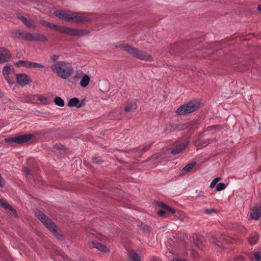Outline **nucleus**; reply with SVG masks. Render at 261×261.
<instances>
[{
	"mask_svg": "<svg viewBox=\"0 0 261 261\" xmlns=\"http://www.w3.org/2000/svg\"><path fill=\"white\" fill-rule=\"evenodd\" d=\"M51 70L59 77L67 79L73 73V68L71 64L64 61H58L51 66Z\"/></svg>",
	"mask_w": 261,
	"mask_h": 261,
	"instance_id": "nucleus-1",
	"label": "nucleus"
},
{
	"mask_svg": "<svg viewBox=\"0 0 261 261\" xmlns=\"http://www.w3.org/2000/svg\"><path fill=\"white\" fill-rule=\"evenodd\" d=\"M116 47H118L116 46ZM119 47L127 51L130 56L141 60L151 62L153 60V57L145 51L139 50L138 48L133 47L128 44H121Z\"/></svg>",
	"mask_w": 261,
	"mask_h": 261,
	"instance_id": "nucleus-2",
	"label": "nucleus"
},
{
	"mask_svg": "<svg viewBox=\"0 0 261 261\" xmlns=\"http://www.w3.org/2000/svg\"><path fill=\"white\" fill-rule=\"evenodd\" d=\"M36 217L59 240L62 239V236L58 230L57 227L50 219L40 211H37L35 213Z\"/></svg>",
	"mask_w": 261,
	"mask_h": 261,
	"instance_id": "nucleus-3",
	"label": "nucleus"
},
{
	"mask_svg": "<svg viewBox=\"0 0 261 261\" xmlns=\"http://www.w3.org/2000/svg\"><path fill=\"white\" fill-rule=\"evenodd\" d=\"M158 205L162 209L158 212V214L162 217H169L171 214H175L176 217H178L180 215L179 211H176V210L168 205L165 204L162 202H159Z\"/></svg>",
	"mask_w": 261,
	"mask_h": 261,
	"instance_id": "nucleus-4",
	"label": "nucleus"
},
{
	"mask_svg": "<svg viewBox=\"0 0 261 261\" xmlns=\"http://www.w3.org/2000/svg\"><path fill=\"white\" fill-rule=\"evenodd\" d=\"M198 103L195 101H190L187 104L183 105L179 107L176 111V113L178 115H182L191 113L197 110L198 109Z\"/></svg>",
	"mask_w": 261,
	"mask_h": 261,
	"instance_id": "nucleus-5",
	"label": "nucleus"
},
{
	"mask_svg": "<svg viewBox=\"0 0 261 261\" xmlns=\"http://www.w3.org/2000/svg\"><path fill=\"white\" fill-rule=\"evenodd\" d=\"M35 138L33 134H23L15 137L8 138L5 139L6 142H15L17 144H23Z\"/></svg>",
	"mask_w": 261,
	"mask_h": 261,
	"instance_id": "nucleus-6",
	"label": "nucleus"
},
{
	"mask_svg": "<svg viewBox=\"0 0 261 261\" xmlns=\"http://www.w3.org/2000/svg\"><path fill=\"white\" fill-rule=\"evenodd\" d=\"M3 73L9 84L12 85L14 83L15 73L13 68L9 66H5L3 70Z\"/></svg>",
	"mask_w": 261,
	"mask_h": 261,
	"instance_id": "nucleus-7",
	"label": "nucleus"
},
{
	"mask_svg": "<svg viewBox=\"0 0 261 261\" xmlns=\"http://www.w3.org/2000/svg\"><path fill=\"white\" fill-rule=\"evenodd\" d=\"M91 20L88 15L79 14L75 12H71L70 16V21L76 22H89Z\"/></svg>",
	"mask_w": 261,
	"mask_h": 261,
	"instance_id": "nucleus-8",
	"label": "nucleus"
},
{
	"mask_svg": "<svg viewBox=\"0 0 261 261\" xmlns=\"http://www.w3.org/2000/svg\"><path fill=\"white\" fill-rule=\"evenodd\" d=\"M41 24H42V25H43L44 27H46L48 28L54 29L58 32H60V33H64V34L66 33L67 27L61 26V25H58L55 24L53 23H51V22H48L46 21H42Z\"/></svg>",
	"mask_w": 261,
	"mask_h": 261,
	"instance_id": "nucleus-9",
	"label": "nucleus"
},
{
	"mask_svg": "<svg viewBox=\"0 0 261 261\" xmlns=\"http://www.w3.org/2000/svg\"><path fill=\"white\" fill-rule=\"evenodd\" d=\"M54 15L60 19L70 21L71 12L63 10H57L54 11Z\"/></svg>",
	"mask_w": 261,
	"mask_h": 261,
	"instance_id": "nucleus-10",
	"label": "nucleus"
},
{
	"mask_svg": "<svg viewBox=\"0 0 261 261\" xmlns=\"http://www.w3.org/2000/svg\"><path fill=\"white\" fill-rule=\"evenodd\" d=\"M89 33V31L86 29H74L67 27L66 34L75 36H81Z\"/></svg>",
	"mask_w": 261,
	"mask_h": 261,
	"instance_id": "nucleus-11",
	"label": "nucleus"
},
{
	"mask_svg": "<svg viewBox=\"0 0 261 261\" xmlns=\"http://www.w3.org/2000/svg\"><path fill=\"white\" fill-rule=\"evenodd\" d=\"M15 76L17 83L22 87L31 82L29 77L25 74H16Z\"/></svg>",
	"mask_w": 261,
	"mask_h": 261,
	"instance_id": "nucleus-12",
	"label": "nucleus"
},
{
	"mask_svg": "<svg viewBox=\"0 0 261 261\" xmlns=\"http://www.w3.org/2000/svg\"><path fill=\"white\" fill-rule=\"evenodd\" d=\"M193 242L195 245L199 249L204 247V238L201 234H194L193 236Z\"/></svg>",
	"mask_w": 261,
	"mask_h": 261,
	"instance_id": "nucleus-13",
	"label": "nucleus"
},
{
	"mask_svg": "<svg viewBox=\"0 0 261 261\" xmlns=\"http://www.w3.org/2000/svg\"><path fill=\"white\" fill-rule=\"evenodd\" d=\"M11 58L9 51L5 48H0V63L8 61Z\"/></svg>",
	"mask_w": 261,
	"mask_h": 261,
	"instance_id": "nucleus-14",
	"label": "nucleus"
},
{
	"mask_svg": "<svg viewBox=\"0 0 261 261\" xmlns=\"http://www.w3.org/2000/svg\"><path fill=\"white\" fill-rule=\"evenodd\" d=\"M90 248H96L99 251L103 252H108L109 249L104 245L93 241L89 244Z\"/></svg>",
	"mask_w": 261,
	"mask_h": 261,
	"instance_id": "nucleus-15",
	"label": "nucleus"
},
{
	"mask_svg": "<svg viewBox=\"0 0 261 261\" xmlns=\"http://www.w3.org/2000/svg\"><path fill=\"white\" fill-rule=\"evenodd\" d=\"M189 141L188 140L185 141L184 142L181 144L176 146L174 148H173L171 153L173 155H176L179 154L188 145Z\"/></svg>",
	"mask_w": 261,
	"mask_h": 261,
	"instance_id": "nucleus-16",
	"label": "nucleus"
},
{
	"mask_svg": "<svg viewBox=\"0 0 261 261\" xmlns=\"http://www.w3.org/2000/svg\"><path fill=\"white\" fill-rule=\"evenodd\" d=\"M261 217V206H254L251 210L250 217L252 219L257 220Z\"/></svg>",
	"mask_w": 261,
	"mask_h": 261,
	"instance_id": "nucleus-17",
	"label": "nucleus"
},
{
	"mask_svg": "<svg viewBox=\"0 0 261 261\" xmlns=\"http://www.w3.org/2000/svg\"><path fill=\"white\" fill-rule=\"evenodd\" d=\"M68 106L70 107H75L76 108H81L83 106L82 102H80L77 98L74 97L71 98L68 103Z\"/></svg>",
	"mask_w": 261,
	"mask_h": 261,
	"instance_id": "nucleus-18",
	"label": "nucleus"
},
{
	"mask_svg": "<svg viewBox=\"0 0 261 261\" xmlns=\"http://www.w3.org/2000/svg\"><path fill=\"white\" fill-rule=\"evenodd\" d=\"M47 41V38L44 35L39 33L33 34V41L44 42Z\"/></svg>",
	"mask_w": 261,
	"mask_h": 261,
	"instance_id": "nucleus-19",
	"label": "nucleus"
},
{
	"mask_svg": "<svg viewBox=\"0 0 261 261\" xmlns=\"http://www.w3.org/2000/svg\"><path fill=\"white\" fill-rule=\"evenodd\" d=\"M18 18L20 20H21L23 22V23L28 27L33 28H35L33 22L31 20L28 19V18L22 15L18 16Z\"/></svg>",
	"mask_w": 261,
	"mask_h": 261,
	"instance_id": "nucleus-20",
	"label": "nucleus"
},
{
	"mask_svg": "<svg viewBox=\"0 0 261 261\" xmlns=\"http://www.w3.org/2000/svg\"><path fill=\"white\" fill-rule=\"evenodd\" d=\"M128 255L129 261H140V256L133 250L129 251Z\"/></svg>",
	"mask_w": 261,
	"mask_h": 261,
	"instance_id": "nucleus-21",
	"label": "nucleus"
},
{
	"mask_svg": "<svg viewBox=\"0 0 261 261\" xmlns=\"http://www.w3.org/2000/svg\"><path fill=\"white\" fill-rule=\"evenodd\" d=\"M195 163H192L187 165L185 167L182 168L180 172V175H184L187 172H189L195 166Z\"/></svg>",
	"mask_w": 261,
	"mask_h": 261,
	"instance_id": "nucleus-22",
	"label": "nucleus"
},
{
	"mask_svg": "<svg viewBox=\"0 0 261 261\" xmlns=\"http://www.w3.org/2000/svg\"><path fill=\"white\" fill-rule=\"evenodd\" d=\"M259 238V235L256 232H253L249 238L248 241L250 244L254 245L256 244Z\"/></svg>",
	"mask_w": 261,
	"mask_h": 261,
	"instance_id": "nucleus-23",
	"label": "nucleus"
},
{
	"mask_svg": "<svg viewBox=\"0 0 261 261\" xmlns=\"http://www.w3.org/2000/svg\"><path fill=\"white\" fill-rule=\"evenodd\" d=\"M137 108V104L135 102L128 103L125 108L126 112H132L134 111Z\"/></svg>",
	"mask_w": 261,
	"mask_h": 261,
	"instance_id": "nucleus-24",
	"label": "nucleus"
},
{
	"mask_svg": "<svg viewBox=\"0 0 261 261\" xmlns=\"http://www.w3.org/2000/svg\"><path fill=\"white\" fill-rule=\"evenodd\" d=\"M90 82V77L87 75H84L81 82H80V85L82 87H86L88 86Z\"/></svg>",
	"mask_w": 261,
	"mask_h": 261,
	"instance_id": "nucleus-25",
	"label": "nucleus"
},
{
	"mask_svg": "<svg viewBox=\"0 0 261 261\" xmlns=\"http://www.w3.org/2000/svg\"><path fill=\"white\" fill-rule=\"evenodd\" d=\"M220 237L219 238V240H217L216 241H213V242L215 244H216V245L219 246L218 243H220L221 244L224 243V242H225V243H228L229 241H228V238L226 236H225V235H223V234H220Z\"/></svg>",
	"mask_w": 261,
	"mask_h": 261,
	"instance_id": "nucleus-26",
	"label": "nucleus"
},
{
	"mask_svg": "<svg viewBox=\"0 0 261 261\" xmlns=\"http://www.w3.org/2000/svg\"><path fill=\"white\" fill-rule=\"evenodd\" d=\"M150 147V145H147L145 146H140L138 148L135 149L136 152H138L139 154H142L143 152L148 150Z\"/></svg>",
	"mask_w": 261,
	"mask_h": 261,
	"instance_id": "nucleus-27",
	"label": "nucleus"
},
{
	"mask_svg": "<svg viewBox=\"0 0 261 261\" xmlns=\"http://www.w3.org/2000/svg\"><path fill=\"white\" fill-rule=\"evenodd\" d=\"M249 257L251 260L254 259L256 261L261 260V256L258 252H254L252 253H251Z\"/></svg>",
	"mask_w": 261,
	"mask_h": 261,
	"instance_id": "nucleus-28",
	"label": "nucleus"
},
{
	"mask_svg": "<svg viewBox=\"0 0 261 261\" xmlns=\"http://www.w3.org/2000/svg\"><path fill=\"white\" fill-rule=\"evenodd\" d=\"M21 39L29 41H33V34L23 32Z\"/></svg>",
	"mask_w": 261,
	"mask_h": 261,
	"instance_id": "nucleus-29",
	"label": "nucleus"
},
{
	"mask_svg": "<svg viewBox=\"0 0 261 261\" xmlns=\"http://www.w3.org/2000/svg\"><path fill=\"white\" fill-rule=\"evenodd\" d=\"M0 205H1L4 208L10 210L12 211L13 210V207L9 204L7 202H6L5 201L1 199H0Z\"/></svg>",
	"mask_w": 261,
	"mask_h": 261,
	"instance_id": "nucleus-30",
	"label": "nucleus"
},
{
	"mask_svg": "<svg viewBox=\"0 0 261 261\" xmlns=\"http://www.w3.org/2000/svg\"><path fill=\"white\" fill-rule=\"evenodd\" d=\"M54 102L58 106L63 107L64 106V100L60 97H56L54 99Z\"/></svg>",
	"mask_w": 261,
	"mask_h": 261,
	"instance_id": "nucleus-31",
	"label": "nucleus"
},
{
	"mask_svg": "<svg viewBox=\"0 0 261 261\" xmlns=\"http://www.w3.org/2000/svg\"><path fill=\"white\" fill-rule=\"evenodd\" d=\"M226 185L222 182L219 183L216 186V190L217 191H220L224 190L226 188Z\"/></svg>",
	"mask_w": 261,
	"mask_h": 261,
	"instance_id": "nucleus-32",
	"label": "nucleus"
},
{
	"mask_svg": "<svg viewBox=\"0 0 261 261\" xmlns=\"http://www.w3.org/2000/svg\"><path fill=\"white\" fill-rule=\"evenodd\" d=\"M221 180L220 177H216L215 179L213 180V181L211 182L210 188H213L215 187V186L216 185V184Z\"/></svg>",
	"mask_w": 261,
	"mask_h": 261,
	"instance_id": "nucleus-33",
	"label": "nucleus"
},
{
	"mask_svg": "<svg viewBox=\"0 0 261 261\" xmlns=\"http://www.w3.org/2000/svg\"><path fill=\"white\" fill-rule=\"evenodd\" d=\"M23 32L20 30H16L14 32V36L15 38L21 39L23 35Z\"/></svg>",
	"mask_w": 261,
	"mask_h": 261,
	"instance_id": "nucleus-34",
	"label": "nucleus"
},
{
	"mask_svg": "<svg viewBox=\"0 0 261 261\" xmlns=\"http://www.w3.org/2000/svg\"><path fill=\"white\" fill-rule=\"evenodd\" d=\"M32 67L37 68H43L44 67V66L42 64L37 63L33 62Z\"/></svg>",
	"mask_w": 261,
	"mask_h": 261,
	"instance_id": "nucleus-35",
	"label": "nucleus"
},
{
	"mask_svg": "<svg viewBox=\"0 0 261 261\" xmlns=\"http://www.w3.org/2000/svg\"><path fill=\"white\" fill-rule=\"evenodd\" d=\"M25 61H18L16 63V65L17 67H24Z\"/></svg>",
	"mask_w": 261,
	"mask_h": 261,
	"instance_id": "nucleus-36",
	"label": "nucleus"
},
{
	"mask_svg": "<svg viewBox=\"0 0 261 261\" xmlns=\"http://www.w3.org/2000/svg\"><path fill=\"white\" fill-rule=\"evenodd\" d=\"M216 211L213 208L211 209H206L204 211L205 213L208 215L212 214V213L215 212Z\"/></svg>",
	"mask_w": 261,
	"mask_h": 261,
	"instance_id": "nucleus-37",
	"label": "nucleus"
},
{
	"mask_svg": "<svg viewBox=\"0 0 261 261\" xmlns=\"http://www.w3.org/2000/svg\"><path fill=\"white\" fill-rule=\"evenodd\" d=\"M22 171L24 173H25L27 175H29L31 174V172H30V170L25 167H23L22 168Z\"/></svg>",
	"mask_w": 261,
	"mask_h": 261,
	"instance_id": "nucleus-38",
	"label": "nucleus"
},
{
	"mask_svg": "<svg viewBox=\"0 0 261 261\" xmlns=\"http://www.w3.org/2000/svg\"><path fill=\"white\" fill-rule=\"evenodd\" d=\"M32 63L33 62H32L25 61L24 67L27 68L32 67Z\"/></svg>",
	"mask_w": 261,
	"mask_h": 261,
	"instance_id": "nucleus-39",
	"label": "nucleus"
},
{
	"mask_svg": "<svg viewBox=\"0 0 261 261\" xmlns=\"http://www.w3.org/2000/svg\"><path fill=\"white\" fill-rule=\"evenodd\" d=\"M59 59V56L54 55L51 57V59L54 61H56Z\"/></svg>",
	"mask_w": 261,
	"mask_h": 261,
	"instance_id": "nucleus-40",
	"label": "nucleus"
},
{
	"mask_svg": "<svg viewBox=\"0 0 261 261\" xmlns=\"http://www.w3.org/2000/svg\"><path fill=\"white\" fill-rule=\"evenodd\" d=\"M101 161V159L99 158L93 159V162L94 163H99Z\"/></svg>",
	"mask_w": 261,
	"mask_h": 261,
	"instance_id": "nucleus-41",
	"label": "nucleus"
},
{
	"mask_svg": "<svg viewBox=\"0 0 261 261\" xmlns=\"http://www.w3.org/2000/svg\"><path fill=\"white\" fill-rule=\"evenodd\" d=\"M208 143L207 142V141H206L205 142H203V143L201 144L202 147L206 146Z\"/></svg>",
	"mask_w": 261,
	"mask_h": 261,
	"instance_id": "nucleus-42",
	"label": "nucleus"
},
{
	"mask_svg": "<svg viewBox=\"0 0 261 261\" xmlns=\"http://www.w3.org/2000/svg\"><path fill=\"white\" fill-rule=\"evenodd\" d=\"M173 261H188V260H185V259H179V258H175L173 259Z\"/></svg>",
	"mask_w": 261,
	"mask_h": 261,
	"instance_id": "nucleus-43",
	"label": "nucleus"
},
{
	"mask_svg": "<svg viewBox=\"0 0 261 261\" xmlns=\"http://www.w3.org/2000/svg\"><path fill=\"white\" fill-rule=\"evenodd\" d=\"M143 229L144 230V231H148V226H144L143 227Z\"/></svg>",
	"mask_w": 261,
	"mask_h": 261,
	"instance_id": "nucleus-44",
	"label": "nucleus"
},
{
	"mask_svg": "<svg viewBox=\"0 0 261 261\" xmlns=\"http://www.w3.org/2000/svg\"><path fill=\"white\" fill-rule=\"evenodd\" d=\"M257 10L261 12V4L258 5L257 7Z\"/></svg>",
	"mask_w": 261,
	"mask_h": 261,
	"instance_id": "nucleus-45",
	"label": "nucleus"
},
{
	"mask_svg": "<svg viewBox=\"0 0 261 261\" xmlns=\"http://www.w3.org/2000/svg\"><path fill=\"white\" fill-rule=\"evenodd\" d=\"M2 96V93L0 91V97Z\"/></svg>",
	"mask_w": 261,
	"mask_h": 261,
	"instance_id": "nucleus-46",
	"label": "nucleus"
},
{
	"mask_svg": "<svg viewBox=\"0 0 261 261\" xmlns=\"http://www.w3.org/2000/svg\"><path fill=\"white\" fill-rule=\"evenodd\" d=\"M172 54H175V53L174 52V51L173 50Z\"/></svg>",
	"mask_w": 261,
	"mask_h": 261,
	"instance_id": "nucleus-47",
	"label": "nucleus"
}]
</instances>
